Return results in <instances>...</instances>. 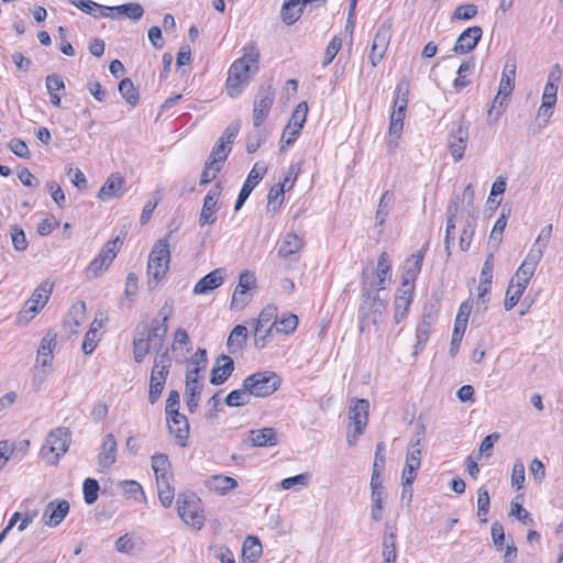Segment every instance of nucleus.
Returning <instances> with one entry per match:
<instances>
[{
	"instance_id": "obj_61",
	"label": "nucleus",
	"mask_w": 563,
	"mask_h": 563,
	"mask_svg": "<svg viewBox=\"0 0 563 563\" xmlns=\"http://www.w3.org/2000/svg\"><path fill=\"white\" fill-rule=\"evenodd\" d=\"M256 278L254 273L250 271H244L240 274L239 284L235 289H239L240 292H247L253 287H255Z\"/></svg>"
},
{
	"instance_id": "obj_25",
	"label": "nucleus",
	"mask_w": 563,
	"mask_h": 563,
	"mask_svg": "<svg viewBox=\"0 0 563 563\" xmlns=\"http://www.w3.org/2000/svg\"><path fill=\"white\" fill-rule=\"evenodd\" d=\"M70 4L78 8L80 11L93 16V18H115L112 14L113 9L110 7L99 4L92 0H67Z\"/></svg>"
},
{
	"instance_id": "obj_40",
	"label": "nucleus",
	"mask_w": 563,
	"mask_h": 563,
	"mask_svg": "<svg viewBox=\"0 0 563 563\" xmlns=\"http://www.w3.org/2000/svg\"><path fill=\"white\" fill-rule=\"evenodd\" d=\"M238 486V482L230 476L216 475L209 481V488L218 492L221 495L234 489Z\"/></svg>"
},
{
	"instance_id": "obj_30",
	"label": "nucleus",
	"mask_w": 563,
	"mask_h": 563,
	"mask_svg": "<svg viewBox=\"0 0 563 563\" xmlns=\"http://www.w3.org/2000/svg\"><path fill=\"white\" fill-rule=\"evenodd\" d=\"M167 330L168 324H161L158 319H154L151 323L150 329L143 333L146 341L150 342L155 350H162L164 345V340L167 334Z\"/></svg>"
},
{
	"instance_id": "obj_45",
	"label": "nucleus",
	"mask_w": 563,
	"mask_h": 563,
	"mask_svg": "<svg viewBox=\"0 0 563 563\" xmlns=\"http://www.w3.org/2000/svg\"><path fill=\"white\" fill-rule=\"evenodd\" d=\"M217 205L210 200L203 199V205L199 214L198 223L200 227L212 225L217 221Z\"/></svg>"
},
{
	"instance_id": "obj_62",
	"label": "nucleus",
	"mask_w": 563,
	"mask_h": 563,
	"mask_svg": "<svg viewBox=\"0 0 563 563\" xmlns=\"http://www.w3.org/2000/svg\"><path fill=\"white\" fill-rule=\"evenodd\" d=\"M277 321V307L274 305H267L260 313L256 322L271 325L273 322Z\"/></svg>"
},
{
	"instance_id": "obj_59",
	"label": "nucleus",
	"mask_w": 563,
	"mask_h": 563,
	"mask_svg": "<svg viewBox=\"0 0 563 563\" xmlns=\"http://www.w3.org/2000/svg\"><path fill=\"white\" fill-rule=\"evenodd\" d=\"M134 548H135L134 540L129 533H125V534L121 536L120 538H118L114 543V549L119 553L132 554L134 551Z\"/></svg>"
},
{
	"instance_id": "obj_44",
	"label": "nucleus",
	"mask_w": 563,
	"mask_h": 563,
	"mask_svg": "<svg viewBox=\"0 0 563 563\" xmlns=\"http://www.w3.org/2000/svg\"><path fill=\"white\" fill-rule=\"evenodd\" d=\"M170 478L172 477H164L165 483H162L161 478L156 479L158 498L165 508L170 507L174 500V489L170 486Z\"/></svg>"
},
{
	"instance_id": "obj_4",
	"label": "nucleus",
	"mask_w": 563,
	"mask_h": 563,
	"mask_svg": "<svg viewBox=\"0 0 563 563\" xmlns=\"http://www.w3.org/2000/svg\"><path fill=\"white\" fill-rule=\"evenodd\" d=\"M474 197L475 191L472 184H468L462 194L461 197V206L463 210H466L468 213V217L475 216L474 210ZM459 201L460 197H456L454 200H452L448 207V220H446V230H445V239H444V246L446 251V255H451V240L454 238V231H455V222H456V214L459 211Z\"/></svg>"
},
{
	"instance_id": "obj_17",
	"label": "nucleus",
	"mask_w": 563,
	"mask_h": 563,
	"mask_svg": "<svg viewBox=\"0 0 563 563\" xmlns=\"http://www.w3.org/2000/svg\"><path fill=\"white\" fill-rule=\"evenodd\" d=\"M124 178L119 173L111 174L99 190L98 198L102 201L119 199L124 194Z\"/></svg>"
},
{
	"instance_id": "obj_7",
	"label": "nucleus",
	"mask_w": 563,
	"mask_h": 563,
	"mask_svg": "<svg viewBox=\"0 0 563 563\" xmlns=\"http://www.w3.org/2000/svg\"><path fill=\"white\" fill-rule=\"evenodd\" d=\"M177 512L185 523L200 529L205 516L200 508V499L195 493H180L177 497Z\"/></svg>"
},
{
	"instance_id": "obj_39",
	"label": "nucleus",
	"mask_w": 563,
	"mask_h": 563,
	"mask_svg": "<svg viewBox=\"0 0 563 563\" xmlns=\"http://www.w3.org/2000/svg\"><path fill=\"white\" fill-rule=\"evenodd\" d=\"M252 394L244 387V383L242 384V388L234 389L230 391L224 402L229 407H241L250 404Z\"/></svg>"
},
{
	"instance_id": "obj_13",
	"label": "nucleus",
	"mask_w": 563,
	"mask_h": 563,
	"mask_svg": "<svg viewBox=\"0 0 563 563\" xmlns=\"http://www.w3.org/2000/svg\"><path fill=\"white\" fill-rule=\"evenodd\" d=\"M391 38V24L389 22H384L378 26L369 53V62L373 67H376L377 64L384 58L385 53L389 46Z\"/></svg>"
},
{
	"instance_id": "obj_63",
	"label": "nucleus",
	"mask_w": 563,
	"mask_h": 563,
	"mask_svg": "<svg viewBox=\"0 0 563 563\" xmlns=\"http://www.w3.org/2000/svg\"><path fill=\"white\" fill-rule=\"evenodd\" d=\"M490 533L496 550L501 551L505 543V531L503 525L498 521L493 522Z\"/></svg>"
},
{
	"instance_id": "obj_46",
	"label": "nucleus",
	"mask_w": 563,
	"mask_h": 563,
	"mask_svg": "<svg viewBox=\"0 0 563 563\" xmlns=\"http://www.w3.org/2000/svg\"><path fill=\"white\" fill-rule=\"evenodd\" d=\"M475 64L473 60L463 62L457 69V77L453 81V87L456 91H461L463 88L470 85L467 75L473 71Z\"/></svg>"
},
{
	"instance_id": "obj_23",
	"label": "nucleus",
	"mask_w": 563,
	"mask_h": 563,
	"mask_svg": "<svg viewBox=\"0 0 563 563\" xmlns=\"http://www.w3.org/2000/svg\"><path fill=\"white\" fill-rule=\"evenodd\" d=\"M202 387L198 377L192 376V373H186L185 397L188 410L191 413L195 412L199 406Z\"/></svg>"
},
{
	"instance_id": "obj_57",
	"label": "nucleus",
	"mask_w": 563,
	"mask_h": 563,
	"mask_svg": "<svg viewBox=\"0 0 563 563\" xmlns=\"http://www.w3.org/2000/svg\"><path fill=\"white\" fill-rule=\"evenodd\" d=\"M525 479V464L522 463V461L517 460L512 466L511 485L514 487H517V489H520L523 486Z\"/></svg>"
},
{
	"instance_id": "obj_6",
	"label": "nucleus",
	"mask_w": 563,
	"mask_h": 563,
	"mask_svg": "<svg viewBox=\"0 0 563 563\" xmlns=\"http://www.w3.org/2000/svg\"><path fill=\"white\" fill-rule=\"evenodd\" d=\"M71 440V432L67 428H56L52 430L45 440L42 449L43 456L51 464H56L67 452Z\"/></svg>"
},
{
	"instance_id": "obj_54",
	"label": "nucleus",
	"mask_w": 563,
	"mask_h": 563,
	"mask_svg": "<svg viewBox=\"0 0 563 563\" xmlns=\"http://www.w3.org/2000/svg\"><path fill=\"white\" fill-rule=\"evenodd\" d=\"M298 327V317L294 313H289L288 316H284L279 321H276V325L274 330L276 332L290 334Z\"/></svg>"
},
{
	"instance_id": "obj_60",
	"label": "nucleus",
	"mask_w": 563,
	"mask_h": 563,
	"mask_svg": "<svg viewBox=\"0 0 563 563\" xmlns=\"http://www.w3.org/2000/svg\"><path fill=\"white\" fill-rule=\"evenodd\" d=\"M507 225V216L503 212L500 217L496 220L494 228L490 232V241L494 242L497 246L501 242L503 232Z\"/></svg>"
},
{
	"instance_id": "obj_5",
	"label": "nucleus",
	"mask_w": 563,
	"mask_h": 563,
	"mask_svg": "<svg viewBox=\"0 0 563 563\" xmlns=\"http://www.w3.org/2000/svg\"><path fill=\"white\" fill-rule=\"evenodd\" d=\"M282 385V378L271 371L256 372L244 378V387L252 396L265 398L274 394Z\"/></svg>"
},
{
	"instance_id": "obj_52",
	"label": "nucleus",
	"mask_w": 563,
	"mask_h": 563,
	"mask_svg": "<svg viewBox=\"0 0 563 563\" xmlns=\"http://www.w3.org/2000/svg\"><path fill=\"white\" fill-rule=\"evenodd\" d=\"M100 486L97 479L86 478L82 485L84 500L87 505H92L98 499Z\"/></svg>"
},
{
	"instance_id": "obj_22",
	"label": "nucleus",
	"mask_w": 563,
	"mask_h": 563,
	"mask_svg": "<svg viewBox=\"0 0 563 563\" xmlns=\"http://www.w3.org/2000/svg\"><path fill=\"white\" fill-rule=\"evenodd\" d=\"M117 440L112 433L104 435L98 454V465L101 468H109L117 461Z\"/></svg>"
},
{
	"instance_id": "obj_11",
	"label": "nucleus",
	"mask_w": 563,
	"mask_h": 563,
	"mask_svg": "<svg viewBox=\"0 0 563 563\" xmlns=\"http://www.w3.org/2000/svg\"><path fill=\"white\" fill-rule=\"evenodd\" d=\"M53 290V284L48 280H44L33 291L30 299L24 305V310L18 316V320L21 321L25 318V321L32 319L48 301L49 295Z\"/></svg>"
},
{
	"instance_id": "obj_43",
	"label": "nucleus",
	"mask_w": 563,
	"mask_h": 563,
	"mask_svg": "<svg viewBox=\"0 0 563 563\" xmlns=\"http://www.w3.org/2000/svg\"><path fill=\"white\" fill-rule=\"evenodd\" d=\"M384 498L385 489L371 490V518L376 522L383 519Z\"/></svg>"
},
{
	"instance_id": "obj_48",
	"label": "nucleus",
	"mask_w": 563,
	"mask_h": 563,
	"mask_svg": "<svg viewBox=\"0 0 563 563\" xmlns=\"http://www.w3.org/2000/svg\"><path fill=\"white\" fill-rule=\"evenodd\" d=\"M475 220H476L475 216L468 217L465 222V225L461 232L460 249L462 251H467L471 246V243H472V240H473V236L475 233V227H476Z\"/></svg>"
},
{
	"instance_id": "obj_37",
	"label": "nucleus",
	"mask_w": 563,
	"mask_h": 563,
	"mask_svg": "<svg viewBox=\"0 0 563 563\" xmlns=\"http://www.w3.org/2000/svg\"><path fill=\"white\" fill-rule=\"evenodd\" d=\"M118 90L121 97L132 107H135L140 101V93L130 78H124L120 81Z\"/></svg>"
},
{
	"instance_id": "obj_3",
	"label": "nucleus",
	"mask_w": 563,
	"mask_h": 563,
	"mask_svg": "<svg viewBox=\"0 0 563 563\" xmlns=\"http://www.w3.org/2000/svg\"><path fill=\"white\" fill-rule=\"evenodd\" d=\"M361 285L363 302L360 307V331L363 332L369 322L374 324L379 322L386 309V303L378 295L371 297L366 271H363Z\"/></svg>"
},
{
	"instance_id": "obj_32",
	"label": "nucleus",
	"mask_w": 563,
	"mask_h": 563,
	"mask_svg": "<svg viewBox=\"0 0 563 563\" xmlns=\"http://www.w3.org/2000/svg\"><path fill=\"white\" fill-rule=\"evenodd\" d=\"M306 5L302 0H285L282 7L283 21L291 25L297 22L302 14V7Z\"/></svg>"
},
{
	"instance_id": "obj_36",
	"label": "nucleus",
	"mask_w": 563,
	"mask_h": 563,
	"mask_svg": "<svg viewBox=\"0 0 563 563\" xmlns=\"http://www.w3.org/2000/svg\"><path fill=\"white\" fill-rule=\"evenodd\" d=\"M110 9H113L112 14L115 16H126L131 19L132 21H139L142 19L144 14V9L140 3H124L117 7H110Z\"/></svg>"
},
{
	"instance_id": "obj_20",
	"label": "nucleus",
	"mask_w": 563,
	"mask_h": 563,
	"mask_svg": "<svg viewBox=\"0 0 563 563\" xmlns=\"http://www.w3.org/2000/svg\"><path fill=\"white\" fill-rule=\"evenodd\" d=\"M225 274L227 271L224 268H217L208 273L197 282L194 287V294L206 295L220 287L224 282Z\"/></svg>"
},
{
	"instance_id": "obj_55",
	"label": "nucleus",
	"mask_w": 563,
	"mask_h": 563,
	"mask_svg": "<svg viewBox=\"0 0 563 563\" xmlns=\"http://www.w3.org/2000/svg\"><path fill=\"white\" fill-rule=\"evenodd\" d=\"M207 362V351L205 349H198L189 361V364L195 365V367L187 371V373H192V376L198 377L199 373L206 368Z\"/></svg>"
},
{
	"instance_id": "obj_2",
	"label": "nucleus",
	"mask_w": 563,
	"mask_h": 563,
	"mask_svg": "<svg viewBox=\"0 0 563 563\" xmlns=\"http://www.w3.org/2000/svg\"><path fill=\"white\" fill-rule=\"evenodd\" d=\"M170 252L167 238L159 239L155 242L148 255L147 275L148 287L154 289L159 282L166 276L169 269Z\"/></svg>"
},
{
	"instance_id": "obj_21",
	"label": "nucleus",
	"mask_w": 563,
	"mask_h": 563,
	"mask_svg": "<svg viewBox=\"0 0 563 563\" xmlns=\"http://www.w3.org/2000/svg\"><path fill=\"white\" fill-rule=\"evenodd\" d=\"M375 282H367L368 288H375L376 290H384L391 279V265L388 253L383 252L377 261Z\"/></svg>"
},
{
	"instance_id": "obj_41",
	"label": "nucleus",
	"mask_w": 563,
	"mask_h": 563,
	"mask_svg": "<svg viewBox=\"0 0 563 563\" xmlns=\"http://www.w3.org/2000/svg\"><path fill=\"white\" fill-rule=\"evenodd\" d=\"M230 152L231 146H228L222 141H217L208 158V161H210V165L216 164L214 166L217 168H222Z\"/></svg>"
},
{
	"instance_id": "obj_12",
	"label": "nucleus",
	"mask_w": 563,
	"mask_h": 563,
	"mask_svg": "<svg viewBox=\"0 0 563 563\" xmlns=\"http://www.w3.org/2000/svg\"><path fill=\"white\" fill-rule=\"evenodd\" d=\"M119 252V239L108 241L99 254L90 262L87 273L92 277L101 276L111 265Z\"/></svg>"
},
{
	"instance_id": "obj_58",
	"label": "nucleus",
	"mask_w": 563,
	"mask_h": 563,
	"mask_svg": "<svg viewBox=\"0 0 563 563\" xmlns=\"http://www.w3.org/2000/svg\"><path fill=\"white\" fill-rule=\"evenodd\" d=\"M509 515L516 517L523 525L531 526L534 523L533 519L531 518L530 512L518 503H515V501L511 503Z\"/></svg>"
},
{
	"instance_id": "obj_50",
	"label": "nucleus",
	"mask_w": 563,
	"mask_h": 563,
	"mask_svg": "<svg viewBox=\"0 0 563 563\" xmlns=\"http://www.w3.org/2000/svg\"><path fill=\"white\" fill-rule=\"evenodd\" d=\"M477 516L481 522H487V515L490 507V497L485 487H479L477 490Z\"/></svg>"
},
{
	"instance_id": "obj_35",
	"label": "nucleus",
	"mask_w": 563,
	"mask_h": 563,
	"mask_svg": "<svg viewBox=\"0 0 563 563\" xmlns=\"http://www.w3.org/2000/svg\"><path fill=\"white\" fill-rule=\"evenodd\" d=\"M432 323L433 316L431 313H424L422 316V321L419 323L416 331L417 343L415 354H418L419 350H422V347L427 343Z\"/></svg>"
},
{
	"instance_id": "obj_47",
	"label": "nucleus",
	"mask_w": 563,
	"mask_h": 563,
	"mask_svg": "<svg viewBox=\"0 0 563 563\" xmlns=\"http://www.w3.org/2000/svg\"><path fill=\"white\" fill-rule=\"evenodd\" d=\"M152 344L146 341L144 333H140L133 340V358L136 363H142L148 354Z\"/></svg>"
},
{
	"instance_id": "obj_19",
	"label": "nucleus",
	"mask_w": 563,
	"mask_h": 563,
	"mask_svg": "<svg viewBox=\"0 0 563 563\" xmlns=\"http://www.w3.org/2000/svg\"><path fill=\"white\" fill-rule=\"evenodd\" d=\"M369 401L367 399H356L350 407L349 418L358 434L365 432L368 422Z\"/></svg>"
},
{
	"instance_id": "obj_16",
	"label": "nucleus",
	"mask_w": 563,
	"mask_h": 563,
	"mask_svg": "<svg viewBox=\"0 0 563 563\" xmlns=\"http://www.w3.org/2000/svg\"><path fill=\"white\" fill-rule=\"evenodd\" d=\"M69 512V503L65 499L49 501L46 506L42 520L45 526L57 527Z\"/></svg>"
},
{
	"instance_id": "obj_33",
	"label": "nucleus",
	"mask_w": 563,
	"mask_h": 563,
	"mask_svg": "<svg viewBox=\"0 0 563 563\" xmlns=\"http://www.w3.org/2000/svg\"><path fill=\"white\" fill-rule=\"evenodd\" d=\"M247 333L246 327L242 324H238L233 328L227 341V346L231 354L243 350L246 343Z\"/></svg>"
},
{
	"instance_id": "obj_14",
	"label": "nucleus",
	"mask_w": 563,
	"mask_h": 563,
	"mask_svg": "<svg viewBox=\"0 0 563 563\" xmlns=\"http://www.w3.org/2000/svg\"><path fill=\"white\" fill-rule=\"evenodd\" d=\"M266 172H267V168L265 166L261 165L260 163H256L253 166V168L249 173L247 178L245 179V181L239 192L238 199L234 205L235 211H239L242 208V206L244 205L246 199L250 197L253 189L263 179Z\"/></svg>"
},
{
	"instance_id": "obj_24",
	"label": "nucleus",
	"mask_w": 563,
	"mask_h": 563,
	"mask_svg": "<svg viewBox=\"0 0 563 563\" xmlns=\"http://www.w3.org/2000/svg\"><path fill=\"white\" fill-rule=\"evenodd\" d=\"M305 246L303 238L294 232H288L283 238L278 249L277 255L283 258L290 257L299 253Z\"/></svg>"
},
{
	"instance_id": "obj_10",
	"label": "nucleus",
	"mask_w": 563,
	"mask_h": 563,
	"mask_svg": "<svg viewBox=\"0 0 563 563\" xmlns=\"http://www.w3.org/2000/svg\"><path fill=\"white\" fill-rule=\"evenodd\" d=\"M308 113V104L307 102H300L294 110L289 123L286 125L282 139H280V151L285 148V146H289L295 143L297 136L300 134L301 129L306 122Z\"/></svg>"
},
{
	"instance_id": "obj_53",
	"label": "nucleus",
	"mask_w": 563,
	"mask_h": 563,
	"mask_svg": "<svg viewBox=\"0 0 563 563\" xmlns=\"http://www.w3.org/2000/svg\"><path fill=\"white\" fill-rule=\"evenodd\" d=\"M383 558L384 561H396V534L394 532L385 533L383 537Z\"/></svg>"
},
{
	"instance_id": "obj_1",
	"label": "nucleus",
	"mask_w": 563,
	"mask_h": 563,
	"mask_svg": "<svg viewBox=\"0 0 563 563\" xmlns=\"http://www.w3.org/2000/svg\"><path fill=\"white\" fill-rule=\"evenodd\" d=\"M260 58V49L254 42L243 47V55L234 60L229 69L227 91L231 98L238 97L242 92V86L247 85L258 73Z\"/></svg>"
},
{
	"instance_id": "obj_64",
	"label": "nucleus",
	"mask_w": 563,
	"mask_h": 563,
	"mask_svg": "<svg viewBox=\"0 0 563 563\" xmlns=\"http://www.w3.org/2000/svg\"><path fill=\"white\" fill-rule=\"evenodd\" d=\"M156 353H157V355L154 360L153 367L162 369V371H167L169 373V368L172 366V358L169 356L168 349H165V350L157 349Z\"/></svg>"
},
{
	"instance_id": "obj_18",
	"label": "nucleus",
	"mask_w": 563,
	"mask_h": 563,
	"mask_svg": "<svg viewBox=\"0 0 563 563\" xmlns=\"http://www.w3.org/2000/svg\"><path fill=\"white\" fill-rule=\"evenodd\" d=\"M234 371V362L231 356L221 354L217 357L211 369L210 384L214 386L222 385L228 380Z\"/></svg>"
},
{
	"instance_id": "obj_28",
	"label": "nucleus",
	"mask_w": 563,
	"mask_h": 563,
	"mask_svg": "<svg viewBox=\"0 0 563 563\" xmlns=\"http://www.w3.org/2000/svg\"><path fill=\"white\" fill-rule=\"evenodd\" d=\"M250 444L254 448L274 446L278 443L274 428H262L250 431Z\"/></svg>"
},
{
	"instance_id": "obj_51",
	"label": "nucleus",
	"mask_w": 563,
	"mask_h": 563,
	"mask_svg": "<svg viewBox=\"0 0 563 563\" xmlns=\"http://www.w3.org/2000/svg\"><path fill=\"white\" fill-rule=\"evenodd\" d=\"M478 13V8L475 4L466 3L460 4L455 8L451 15L452 21H468L474 19Z\"/></svg>"
},
{
	"instance_id": "obj_27",
	"label": "nucleus",
	"mask_w": 563,
	"mask_h": 563,
	"mask_svg": "<svg viewBox=\"0 0 563 563\" xmlns=\"http://www.w3.org/2000/svg\"><path fill=\"white\" fill-rule=\"evenodd\" d=\"M423 261V254L421 252L412 254L406 262L405 273L402 275V287H409L413 290V283L417 279Z\"/></svg>"
},
{
	"instance_id": "obj_29",
	"label": "nucleus",
	"mask_w": 563,
	"mask_h": 563,
	"mask_svg": "<svg viewBox=\"0 0 563 563\" xmlns=\"http://www.w3.org/2000/svg\"><path fill=\"white\" fill-rule=\"evenodd\" d=\"M167 418V424L168 430L172 435L175 438L176 444H178L181 448H186L188 445V437H189V423L186 419L185 428L183 427V423L176 419L174 415L166 416Z\"/></svg>"
},
{
	"instance_id": "obj_38",
	"label": "nucleus",
	"mask_w": 563,
	"mask_h": 563,
	"mask_svg": "<svg viewBox=\"0 0 563 563\" xmlns=\"http://www.w3.org/2000/svg\"><path fill=\"white\" fill-rule=\"evenodd\" d=\"M169 467L170 463L166 454L156 453L152 456V468L156 479L161 478L162 483H165L164 477H172V475L168 474Z\"/></svg>"
},
{
	"instance_id": "obj_49",
	"label": "nucleus",
	"mask_w": 563,
	"mask_h": 563,
	"mask_svg": "<svg viewBox=\"0 0 563 563\" xmlns=\"http://www.w3.org/2000/svg\"><path fill=\"white\" fill-rule=\"evenodd\" d=\"M165 412L166 416L174 415L176 419L179 418V421L183 423V427L185 428L186 416L179 413V393L177 390L169 391L168 398L166 399Z\"/></svg>"
},
{
	"instance_id": "obj_34",
	"label": "nucleus",
	"mask_w": 563,
	"mask_h": 563,
	"mask_svg": "<svg viewBox=\"0 0 563 563\" xmlns=\"http://www.w3.org/2000/svg\"><path fill=\"white\" fill-rule=\"evenodd\" d=\"M262 554V544L256 537H246L243 548L242 555L246 563H255Z\"/></svg>"
},
{
	"instance_id": "obj_56",
	"label": "nucleus",
	"mask_w": 563,
	"mask_h": 563,
	"mask_svg": "<svg viewBox=\"0 0 563 563\" xmlns=\"http://www.w3.org/2000/svg\"><path fill=\"white\" fill-rule=\"evenodd\" d=\"M341 47L342 37L338 35L333 36L324 52V57L322 60L323 67H327L334 59Z\"/></svg>"
},
{
	"instance_id": "obj_42",
	"label": "nucleus",
	"mask_w": 563,
	"mask_h": 563,
	"mask_svg": "<svg viewBox=\"0 0 563 563\" xmlns=\"http://www.w3.org/2000/svg\"><path fill=\"white\" fill-rule=\"evenodd\" d=\"M285 184L274 185L267 195V210L277 211L284 201L285 196Z\"/></svg>"
},
{
	"instance_id": "obj_26",
	"label": "nucleus",
	"mask_w": 563,
	"mask_h": 563,
	"mask_svg": "<svg viewBox=\"0 0 563 563\" xmlns=\"http://www.w3.org/2000/svg\"><path fill=\"white\" fill-rule=\"evenodd\" d=\"M412 292H413V290L410 289L409 287L406 288V287L400 286L397 289V292L395 296V301H394V307H395L394 319H395L396 323H400L405 319L407 310L412 301Z\"/></svg>"
},
{
	"instance_id": "obj_15",
	"label": "nucleus",
	"mask_w": 563,
	"mask_h": 563,
	"mask_svg": "<svg viewBox=\"0 0 563 563\" xmlns=\"http://www.w3.org/2000/svg\"><path fill=\"white\" fill-rule=\"evenodd\" d=\"M482 36L483 30L481 26H470L459 35L452 51L461 55L468 54L477 46Z\"/></svg>"
},
{
	"instance_id": "obj_9",
	"label": "nucleus",
	"mask_w": 563,
	"mask_h": 563,
	"mask_svg": "<svg viewBox=\"0 0 563 563\" xmlns=\"http://www.w3.org/2000/svg\"><path fill=\"white\" fill-rule=\"evenodd\" d=\"M275 100L271 84L261 85L253 103V125L260 128L267 118Z\"/></svg>"
},
{
	"instance_id": "obj_31",
	"label": "nucleus",
	"mask_w": 563,
	"mask_h": 563,
	"mask_svg": "<svg viewBox=\"0 0 563 563\" xmlns=\"http://www.w3.org/2000/svg\"><path fill=\"white\" fill-rule=\"evenodd\" d=\"M56 345V334L48 332L41 340L40 347L37 350V362L42 366H49L53 360V350Z\"/></svg>"
},
{
	"instance_id": "obj_8",
	"label": "nucleus",
	"mask_w": 563,
	"mask_h": 563,
	"mask_svg": "<svg viewBox=\"0 0 563 563\" xmlns=\"http://www.w3.org/2000/svg\"><path fill=\"white\" fill-rule=\"evenodd\" d=\"M470 123L464 119L454 122L448 135V148L455 163L460 162L468 142Z\"/></svg>"
}]
</instances>
